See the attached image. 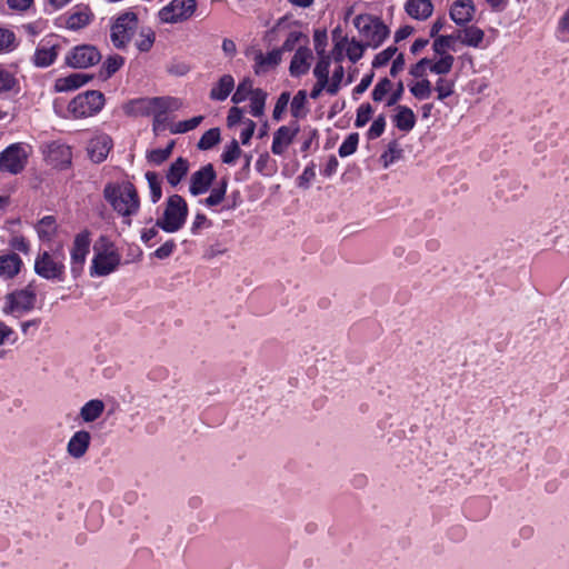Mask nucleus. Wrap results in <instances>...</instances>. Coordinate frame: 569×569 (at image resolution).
Wrapping results in <instances>:
<instances>
[{
  "label": "nucleus",
  "instance_id": "nucleus-1",
  "mask_svg": "<svg viewBox=\"0 0 569 569\" xmlns=\"http://www.w3.org/2000/svg\"><path fill=\"white\" fill-rule=\"evenodd\" d=\"M102 193L103 199L121 219V223L131 227L133 218L139 214L141 209V200L136 186L128 180L108 182Z\"/></svg>",
  "mask_w": 569,
  "mask_h": 569
},
{
  "label": "nucleus",
  "instance_id": "nucleus-2",
  "mask_svg": "<svg viewBox=\"0 0 569 569\" xmlns=\"http://www.w3.org/2000/svg\"><path fill=\"white\" fill-rule=\"evenodd\" d=\"M182 101L173 97L139 98L129 101L124 106V112L131 117L152 116L154 124L161 122L162 116L169 111L179 110Z\"/></svg>",
  "mask_w": 569,
  "mask_h": 569
},
{
  "label": "nucleus",
  "instance_id": "nucleus-3",
  "mask_svg": "<svg viewBox=\"0 0 569 569\" xmlns=\"http://www.w3.org/2000/svg\"><path fill=\"white\" fill-rule=\"evenodd\" d=\"M93 249L94 254L89 270L91 277H106L117 270L121 258L111 241L101 237Z\"/></svg>",
  "mask_w": 569,
  "mask_h": 569
},
{
  "label": "nucleus",
  "instance_id": "nucleus-4",
  "mask_svg": "<svg viewBox=\"0 0 569 569\" xmlns=\"http://www.w3.org/2000/svg\"><path fill=\"white\" fill-rule=\"evenodd\" d=\"M188 212L186 200L179 194H172L167 199L163 212L157 219V226L168 233H174L184 226Z\"/></svg>",
  "mask_w": 569,
  "mask_h": 569
},
{
  "label": "nucleus",
  "instance_id": "nucleus-5",
  "mask_svg": "<svg viewBox=\"0 0 569 569\" xmlns=\"http://www.w3.org/2000/svg\"><path fill=\"white\" fill-rule=\"evenodd\" d=\"M34 272L48 281L62 282L66 278L64 254L60 251H39L34 259Z\"/></svg>",
  "mask_w": 569,
  "mask_h": 569
},
{
  "label": "nucleus",
  "instance_id": "nucleus-6",
  "mask_svg": "<svg viewBox=\"0 0 569 569\" xmlns=\"http://www.w3.org/2000/svg\"><path fill=\"white\" fill-rule=\"evenodd\" d=\"M353 24L366 41L367 47L378 48L389 36L388 27L377 17L358 14Z\"/></svg>",
  "mask_w": 569,
  "mask_h": 569
},
{
  "label": "nucleus",
  "instance_id": "nucleus-7",
  "mask_svg": "<svg viewBox=\"0 0 569 569\" xmlns=\"http://www.w3.org/2000/svg\"><path fill=\"white\" fill-rule=\"evenodd\" d=\"M31 153V147L23 142L8 146L0 152V171L10 174L21 173Z\"/></svg>",
  "mask_w": 569,
  "mask_h": 569
},
{
  "label": "nucleus",
  "instance_id": "nucleus-8",
  "mask_svg": "<svg viewBox=\"0 0 569 569\" xmlns=\"http://www.w3.org/2000/svg\"><path fill=\"white\" fill-rule=\"evenodd\" d=\"M104 106V96L97 90H89L74 97L68 104V112L76 119L97 114Z\"/></svg>",
  "mask_w": 569,
  "mask_h": 569
},
{
  "label": "nucleus",
  "instance_id": "nucleus-9",
  "mask_svg": "<svg viewBox=\"0 0 569 569\" xmlns=\"http://www.w3.org/2000/svg\"><path fill=\"white\" fill-rule=\"evenodd\" d=\"M36 300V290L33 289L32 284H29L23 289L16 290L6 296L2 312L4 315L20 317L34 308Z\"/></svg>",
  "mask_w": 569,
  "mask_h": 569
},
{
  "label": "nucleus",
  "instance_id": "nucleus-10",
  "mask_svg": "<svg viewBox=\"0 0 569 569\" xmlns=\"http://www.w3.org/2000/svg\"><path fill=\"white\" fill-rule=\"evenodd\" d=\"M138 29V17L134 12L120 14L111 27L110 38L112 44L123 49L131 41Z\"/></svg>",
  "mask_w": 569,
  "mask_h": 569
},
{
  "label": "nucleus",
  "instance_id": "nucleus-11",
  "mask_svg": "<svg viewBox=\"0 0 569 569\" xmlns=\"http://www.w3.org/2000/svg\"><path fill=\"white\" fill-rule=\"evenodd\" d=\"M90 232L88 230L76 234L72 247L70 249V271L74 279L83 272L87 256L90 251Z\"/></svg>",
  "mask_w": 569,
  "mask_h": 569
},
{
  "label": "nucleus",
  "instance_id": "nucleus-12",
  "mask_svg": "<svg viewBox=\"0 0 569 569\" xmlns=\"http://www.w3.org/2000/svg\"><path fill=\"white\" fill-rule=\"evenodd\" d=\"M196 0H172L159 11V19L164 23H176L189 19L196 11Z\"/></svg>",
  "mask_w": 569,
  "mask_h": 569
},
{
  "label": "nucleus",
  "instance_id": "nucleus-13",
  "mask_svg": "<svg viewBox=\"0 0 569 569\" xmlns=\"http://www.w3.org/2000/svg\"><path fill=\"white\" fill-rule=\"evenodd\" d=\"M101 59L96 47L82 44L73 48L66 57V63L72 68H88L98 63Z\"/></svg>",
  "mask_w": 569,
  "mask_h": 569
},
{
  "label": "nucleus",
  "instance_id": "nucleus-14",
  "mask_svg": "<svg viewBox=\"0 0 569 569\" xmlns=\"http://www.w3.org/2000/svg\"><path fill=\"white\" fill-rule=\"evenodd\" d=\"M46 161L54 168H66L71 163V148L61 141H51L42 146Z\"/></svg>",
  "mask_w": 569,
  "mask_h": 569
},
{
  "label": "nucleus",
  "instance_id": "nucleus-15",
  "mask_svg": "<svg viewBox=\"0 0 569 569\" xmlns=\"http://www.w3.org/2000/svg\"><path fill=\"white\" fill-rule=\"evenodd\" d=\"M60 48L61 46L58 39L53 37L42 39L38 43L32 57L33 64L38 68H47L51 66L57 60Z\"/></svg>",
  "mask_w": 569,
  "mask_h": 569
},
{
  "label": "nucleus",
  "instance_id": "nucleus-16",
  "mask_svg": "<svg viewBox=\"0 0 569 569\" xmlns=\"http://www.w3.org/2000/svg\"><path fill=\"white\" fill-rule=\"evenodd\" d=\"M216 179V171L211 163L201 167L194 171L190 177L189 191L192 196L203 194L209 191L213 180Z\"/></svg>",
  "mask_w": 569,
  "mask_h": 569
},
{
  "label": "nucleus",
  "instance_id": "nucleus-17",
  "mask_svg": "<svg viewBox=\"0 0 569 569\" xmlns=\"http://www.w3.org/2000/svg\"><path fill=\"white\" fill-rule=\"evenodd\" d=\"M299 130L300 128L297 122L278 128L273 132L271 152L277 156H282L298 134Z\"/></svg>",
  "mask_w": 569,
  "mask_h": 569
},
{
  "label": "nucleus",
  "instance_id": "nucleus-18",
  "mask_svg": "<svg viewBox=\"0 0 569 569\" xmlns=\"http://www.w3.org/2000/svg\"><path fill=\"white\" fill-rule=\"evenodd\" d=\"M113 142L107 133H97L88 142L87 152L91 161L100 163L104 161L112 149Z\"/></svg>",
  "mask_w": 569,
  "mask_h": 569
},
{
  "label": "nucleus",
  "instance_id": "nucleus-19",
  "mask_svg": "<svg viewBox=\"0 0 569 569\" xmlns=\"http://www.w3.org/2000/svg\"><path fill=\"white\" fill-rule=\"evenodd\" d=\"M91 442V435L86 430H79L72 435L67 445L70 457L79 459L86 455Z\"/></svg>",
  "mask_w": 569,
  "mask_h": 569
},
{
  "label": "nucleus",
  "instance_id": "nucleus-20",
  "mask_svg": "<svg viewBox=\"0 0 569 569\" xmlns=\"http://www.w3.org/2000/svg\"><path fill=\"white\" fill-rule=\"evenodd\" d=\"M312 51L308 47H300L293 54L289 71L292 77L306 74L311 66Z\"/></svg>",
  "mask_w": 569,
  "mask_h": 569
},
{
  "label": "nucleus",
  "instance_id": "nucleus-21",
  "mask_svg": "<svg viewBox=\"0 0 569 569\" xmlns=\"http://www.w3.org/2000/svg\"><path fill=\"white\" fill-rule=\"evenodd\" d=\"M253 61L254 73L258 76L264 74L279 64L281 61V52L280 50H272L264 54L261 51H257L253 56Z\"/></svg>",
  "mask_w": 569,
  "mask_h": 569
},
{
  "label": "nucleus",
  "instance_id": "nucleus-22",
  "mask_svg": "<svg viewBox=\"0 0 569 569\" xmlns=\"http://www.w3.org/2000/svg\"><path fill=\"white\" fill-rule=\"evenodd\" d=\"M473 12L471 0H458L451 6L450 17L457 24H466L472 19Z\"/></svg>",
  "mask_w": 569,
  "mask_h": 569
},
{
  "label": "nucleus",
  "instance_id": "nucleus-23",
  "mask_svg": "<svg viewBox=\"0 0 569 569\" xmlns=\"http://www.w3.org/2000/svg\"><path fill=\"white\" fill-rule=\"evenodd\" d=\"M405 9L411 18L426 20L432 14L433 6L430 0H407Z\"/></svg>",
  "mask_w": 569,
  "mask_h": 569
},
{
  "label": "nucleus",
  "instance_id": "nucleus-24",
  "mask_svg": "<svg viewBox=\"0 0 569 569\" xmlns=\"http://www.w3.org/2000/svg\"><path fill=\"white\" fill-rule=\"evenodd\" d=\"M92 13L88 7L76 6L67 18V28L70 30H79L90 23Z\"/></svg>",
  "mask_w": 569,
  "mask_h": 569
},
{
  "label": "nucleus",
  "instance_id": "nucleus-25",
  "mask_svg": "<svg viewBox=\"0 0 569 569\" xmlns=\"http://www.w3.org/2000/svg\"><path fill=\"white\" fill-rule=\"evenodd\" d=\"M189 171V161L182 157L176 159L169 167L166 179L167 182L176 188L187 176Z\"/></svg>",
  "mask_w": 569,
  "mask_h": 569
},
{
  "label": "nucleus",
  "instance_id": "nucleus-26",
  "mask_svg": "<svg viewBox=\"0 0 569 569\" xmlns=\"http://www.w3.org/2000/svg\"><path fill=\"white\" fill-rule=\"evenodd\" d=\"M22 266V260L17 253L0 256V277L11 279L16 277Z\"/></svg>",
  "mask_w": 569,
  "mask_h": 569
},
{
  "label": "nucleus",
  "instance_id": "nucleus-27",
  "mask_svg": "<svg viewBox=\"0 0 569 569\" xmlns=\"http://www.w3.org/2000/svg\"><path fill=\"white\" fill-rule=\"evenodd\" d=\"M90 78L91 77L84 73H71L67 77L57 79L54 88L58 92L76 90L81 86L86 84L90 80Z\"/></svg>",
  "mask_w": 569,
  "mask_h": 569
},
{
  "label": "nucleus",
  "instance_id": "nucleus-28",
  "mask_svg": "<svg viewBox=\"0 0 569 569\" xmlns=\"http://www.w3.org/2000/svg\"><path fill=\"white\" fill-rule=\"evenodd\" d=\"M234 88V79L231 74H223L210 90V99L224 101Z\"/></svg>",
  "mask_w": 569,
  "mask_h": 569
},
{
  "label": "nucleus",
  "instance_id": "nucleus-29",
  "mask_svg": "<svg viewBox=\"0 0 569 569\" xmlns=\"http://www.w3.org/2000/svg\"><path fill=\"white\" fill-rule=\"evenodd\" d=\"M397 113L393 117L395 126L405 132L413 129L416 124V116L413 111L406 106H398Z\"/></svg>",
  "mask_w": 569,
  "mask_h": 569
},
{
  "label": "nucleus",
  "instance_id": "nucleus-30",
  "mask_svg": "<svg viewBox=\"0 0 569 569\" xmlns=\"http://www.w3.org/2000/svg\"><path fill=\"white\" fill-rule=\"evenodd\" d=\"M455 58L452 54H441L429 58V71L435 74H448L453 66Z\"/></svg>",
  "mask_w": 569,
  "mask_h": 569
},
{
  "label": "nucleus",
  "instance_id": "nucleus-31",
  "mask_svg": "<svg viewBox=\"0 0 569 569\" xmlns=\"http://www.w3.org/2000/svg\"><path fill=\"white\" fill-rule=\"evenodd\" d=\"M104 410V403L102 400L92 399L86 402L80 409V418L84 422H93L97 420Z\"/></svg>",
  "mask_w": 569,
  "mask_h": 569
},
{
  "label": "nucleus",
  "instance_id": "nucleus-32",
  "mask_svg": "<svg viewBox=\"0 0 569 569\" xmlns=\"http://www.w3.org/2000/svg\"><path fill=\"white\" fill-rule=\"evenodd\" d=\"M41 241H51L57 232V221L53 216H46L36 224Z\"/></svg>",
  "mask_w": 569,
  "mask_h": 569
},
{
  "label": "nucleus",
  "instance_id": "nucleus-33",
  "mask_svg": "<svg viewBox=\"0 0 569 569\" xmlns=\"http://www.w3.org/2000/svg\"><path fill=\"white\" fill-rule=\"evenodd\" d=\"M483 31L477 27H468L461 30L458 39L469 47H478L483 40Z\"/></svg>",
  "mask_w": 569,
  "mask_h": 569
},
{
  "label": "nucleus",
  "instance_id": "nucleus-34",
  "mask_svg": "<svg viewBox=\"0 0 569 569\" xmlns=\"http://www.w3.org/2000/svg\"><path fill=\"white\" fill-rule=\"evenodd\" d=\"M254 91L256 89L253 88L252 80L250 78H244L239 82L234 93L231 97V101L234 104H239L249 99Z\"/></svg>",
  "mask_w": 569,
  "mask_h": 569
},
{
  "label": "nucleus",
  "instance_id": "nucleus-35",
  "mask_svg": "<svg viewBox=\"0 0 569 569\" xmlns=\"http://www.w3.org/2000/svg\"><path fill=\"white\" fill-rule=\"evenodd\" d=\"M18 90L19 82L14 74L11 71L0 67V96L10 92H18Z\"/></svg>",
  "mask_w": 569,
  "mask_h": 569
},
{
  "label": "nucleus",
  "instance_id": "nucleus-36",
  "mask_svg": "<svg viewBox=\"0 0 569 569\" xmlns=\"http://www.w3.org/2000/svg\"><path fill=\"white\" fill-rule=\"evenodd\" d=\"M250 99V113L260 118L264 113V106L267 100V92L260 88H257Z\"/></svg>",
  "mask_w": 569,
  "mask_h": 569
},
{
  "label": "nucleus",
  "instance_id": "nucleus-37",
  "mask_svg": "<svg viewBox=\"0 0 569 569\" xmlns=\"http://www.w3.org/2000/svg\"><path fill=\"white\" fill-rule=\"evenodd\" d=\"M144 177L150 190V200L157 203L162 197L161 178L154 171H147Z\"/></svg>",
  "mask_w": 569,
  "mask_h": 569
},
{
  "label": "nucleus",
  "instance_id": "nucleus-38",
  "mask_svg": "<svg viewBox=\"0 0 569 569\" xmlns=\"http://www.w3.org/2000/svg\"><path fill=\"white\" fill-rule=\"evenodd\" d=\"M306 103H307V91L299 90L293 96L291 103H290L291 116L296 119L306 117V114H307Z\"/></svg>",
  "mask_w": 569,
  "mask_h": 569
},
{
  "label": "nucleus",
  "instance_id": "nucleus-39",
  "mask_svg": "<svg viewBox=\"0 0 569 569\" xmlns=\"http://www.w3.org/2000/svg\"><path fill=\"white\" fill-rule=\"evenodd\" d=\"M409 90L418 100L429 99L432 92L431 82L428 79H421L420 81L409 84Z\"/></svg>",
  "mask_w": 569,
  "mask_h": 569
},
{
  "label": "nucleus",
  "instance_id": "nucleus-40",
  "mask_svg": "<svg viewBox=\"0 0 569 569\" xmlns=\"http://www.w3.org/2000/svg\"><path fill=\"white\" fill-rule=\"evenodd\" d=\"M202 121L203 116H197L188 120L178 121L170 127V132L172 134L189 132L196 129Z\"/></svg>",
  "mask_w": 569,
  "mask_h": 569
},
{
  "label": "nucleus",
  "instance_id": "nucleus-41",
  "mask_svg": "<svg viewBox=\"0 0 569 569\" xmlns=\"http://www.w3.org/2000/svg\"><path fill=\"white\" fill-rule=\"evenodd\" d=\"M402 157V149L399 143L393 140L389 142L387 150L381 156V161L383 162V167L388 168L396 161H398Z\"/></svg>",
  "mask_w": 569,
  "mask_h": 569
},
{
  "label": "nucleus",
  "instance_id": "nucleus-42",
  "mask_svg": "<svg viewBox=\"0 0 569 569\" xmlns=\"http://www.w3.org/2000/svg\"><path fill=\"white\" fill-rule=\"evenodd\" d=\"M227 192V181L222 180L219 186L211 189L209 197L202 203L207 207H214L222 202Z\"/></svg>",
  "mask_w": 569,
  "mask_h": 569
},
{
  "label": "nucleus",
  "instance_id": "nucleus-43",
  "mask_svg": "<svg viewBox=\"0 0 569 569\" xmlns=\"http://www.w3.org/2000/svg\"><path fill=\"white\" fill-rule=\"evenodd\" d=\"M220 141V130L212 128L206 131L199 139L197 147L200 150H209Z\"/></svg>",
  "mask_w": 569,
  "mask_h": 569
},
{
  "label": "nucleus",
  "instance_id": "nucleus-44",
  "mask_svg": "<svg viewBox=\"0 0 569 569\" xmlns=\"http://www.w3.org/2000/svg\"><path fill=\"white\" fill-rule=\"evenodd\" d=\"M331 64V58L329 54H322L319 57L315 68L313 76L317 80L328 81L329 69Z\"/></svg>",
  "mask_w": 569,
  "mask_h": 569
},
{
  "label": "nucleus",
  "instance_id": "nucleus-45",
  "mask_svg": "<svg viewBox=\"0 0 569 569\" xmlns=\"http://www.w3.org/2000/svg\"><path fill=\"white\" fill-rule=\"evenodd\" d=\"M392 89V82L388 78L380 79L373 90H372V100L376 102H381L386 99L388 94H390Z\"/></svg>",
  "mask_w": 569,
  "mask_h": 569
},
{
  "label": "nucleus",
  "instance_id": "nucleus-46",
  "mask_svg": "<svg viewBox=\"0 0 569 569\" xmlns=\"http://www.w3.org/2000/svg\"><path fill=\"white\" fill-rule=\"evenodd\" d=\"M17 47V39L13 31L0 28V53L10 52Z\"/></svg>",
  "mask_w": 569,
  "mask_h": 569
},
{
  "label": "nucleus",
  "instance_id": "nucleus-47",
  "mask_svg": "<svg viewBox=\"0 0 569 569\" xmlns=\"http://www.w3.org/2000/svg\"><path fill=\"white\" fill-rule=\"evenodd\" d=\"M173 146H174V142L171 141L166 148L163 149H153L151 150L147 158H148V161L156 164V166H159L161 163H163L171 154L172 152V149H173Z\"/></svg>",
  "mask_w": 569,
  "mask_h": 569
},
{
  "label": "nucleus",
  "instance_id": "nucleus-48",
  "mask_svg": "<svg viewBox=\"0 0 569 569\" xmlns=\"http://www.w3.org/2000/svg\"><path fill=\"white\" fill-rule=\"evenodd\" d=\"M359 142L358 133L349 134L338 149L340 157L345 158L356 152Z\"/></svg>",
  "mask_w": 569,
  "mask_h": 569
},
{
  "label": "nucleus",
  "instance_id": "nucleus-49",
  "mask_svg": "<svg viewBox=\"0 0 569 569\" xmlns=\"http://www.w3.org/2000/svg\"><path fill=\"white\" fill-rule=\"evenodd\" d=\"M435 90L438 93V99L445 100L453 93L455 81L447 78H439L436 82Z\"/></svg>",
  "mask_w": 569,
  "mask_h": 569
},
{
  "label": "nucleus",
  "instance_id": "nucleus-50",
  "mask_svg": "<svg viewBox=\"0 0 569 569\" xmlns=\"http://www.w3.org/2000/svg\"><path fill=\"white\" fill-rule=\"evenodd\" d=\"M154 42V33L150 29H142L136 41V47L141 52L149 51Z\"/></svg>",
  "mask_w": 569,
  "mask_h": 569
},
{
  "label": "nucleus",
  "instance_id": "nucleus-51",
  "mask_svg": "<svg viewBox=\"0 0 569 569\" xmlns=\"http://www.w3.org/2000/svg\"><path fill=\"white\" fill-rule=\"evenodd\" d=\"M397 47L390 46L387 49L382 50L381 52L377 53L375 59L372 60V68L377 69L387 66L397 53Z\"/></svg>",
  "mask_w": 569,
  "mask_h": 569
},
{
  "label": "nucleus",
  "instance_id": "nucleus-52",
  "mask_svg": "<svg viewBox=\"0 0 569 569\" xmlns=\"http://www.w3.org/2000/svg\"><path fill=\"white\" fill-rule=\"evenodd\" d=\"M343 76H345L343 67L341 64H339L333 70L331 79L328 78V86H329L328 93L329 94L335 96L338 93V91L340 90V86H341Z\"/></svg>",
  "mask_w": 569,
  "mask_h": 569
},
{
  "label": "nucleus",
  "instance_id": "nucleus-53",
  "mask_svg": "<svg viewBox=\"0 0 569 569\" xmlns=\"http://www.w3.org/2000/svg\"><path fill=\"white\" fill-rule=\"evenodd\" d=\"M372 113H373V109L370 103L360 104V107L357 109V117H356L355 126L357 128L365 127L371 119Z\"/></svg>",
  "mask_w": 569,
  "mask_h": 569
},
{
  "label": "nucleus",
  "instance_id": "nucleus-54",
  "mask_svg": "<svg viewBox=\"0 0 569 569\" xmlns=\"http://www.w3.org/2000/svg\"><path fill=\"white\" fill-rule=\"evenodd\" d=\"M124 63V59L119 54L109 56L103 62V70L107 77L116 73Z\"/></svg>",
  "mask_w": 569,
  "mask_h": 569
},
{
  "label": "nucleus",
  "instance_id": "nucleus-55",
  "mask_svg": "<svg viewBox=\"0 0 569 569\" xmlns=\"http://www.w3.org/2000/svg\"><path fill=\"white\" fill-rule=\"evenodd\" d=\"M241 149L236 140H232L224 149L221 154V159L224 163L231 164L239 158Z\"/></svg>",
  "mask_w": 569,
  "mask_h": 569
},
{
  "label": "nucleus",
  "instance_id": "nucleus-56",
  "mask_svg": "<svg viewBox=\"0 0 569 569\" xmlns=\"http://www.w3.org/2000/svg\"><path fill=\"white\" fill-rule=\"evenodd\" d=\"M290 101V93L288 91L282 92L276 102L272 118L277 121L281 120L283 112L286 111L288 103Z\"/></svg>",
  "mask_w": 569,
  "mask_h": 569
},
{
  "label": "nucleus",
  "instance_id": "nucleus-57",
  "mask_svg": "<svg viewBox=\"0 0 569 569\" xmlns=\"http://www.w3.org/2000/svg\"><path fill=\"white\" fill-rule=\"evenodd\" d=\"M365 51V46L355 39H352L350 42H348L347 46V57L350 61L357 62L359 59L362 58Z\"/></svg>",
  "mask_w": 569,
  "mask_h": 569
},
{
  "label": "nucleus",
  "instance_id": "nucleus-58",
  "mask_svg": "<svg viewBox=\"0 0 569 569\" xmlns=\"http://www.w3.org/2000/svg\"><path fill=\"white\" fill-rule=\"evenodd\" d=\"M18 340V336L16 331L6 325L3 321H0V347L4 343H16Z\"/></svg>",
  "mask_w": 569,
  "mask_h": 569
},
{
  "label": "nucleus",
  "instance_id": "nucleus-59",
  "mask_svg": "<svg viewBox=\"0 0 569 569\" xmlns=\"http://www.w3.org/2000/svg\"><path fill=\"white\" fill-rule=\"evenodd\" d=\"M386 128V118L383 114L378 116L373 122L371 123L369 130H368V138L369 139H377L379 138Z\"/></svg>",
  "mask_w": 569,
  "mask_h": 569
},
{
  "label": "nucleus",
  "instance_id": "nucleus-60",
  "mask_svg": "<svg viewBox=\"0 0 569 569\" xmlns=\"http://www.w3.org/2000/svg\"><path fill=\"white\" fill-rule=\"evenodd\" d=\"M177 244L173 239L167 240L152 253L157 259L163 260L169 258L176 250Z\"/></svg>",
  "mask_w": 569,
  "mask_h": 569
},
{
  "label": "nucleus",
  "instance_id": "nucleus-61",
  "mask_svg": "<svg viewBox=\"0 0 569 569\" xmlns=\"http://www.w3.org/2000/svg\"><path fill=\"white\" fill-rule=\"evenodd\" d=\"M315 177L316 166L315 163H310L303 169L302 173L298 177V186L306 189L309 188L310 182L315 179Z\"/></svg>",
  "mask_w": 569,
  "mask_h": 569
},
{
  "label": "nucleus",
  "instance_id": "nucleus-62",
  "mask_svg": "<svg viewBox=\"0 0 569 569\" xmlns=\"http://www.w3.org/2000/svg\"><path fill=\"white\" fill-rule=\"evenodd\" d=\"M242 124L243 129L240 132V140L242 144H248L254 133L256 123L251 119H244Z\"/></svg>",
  "mask_w": 569,
  "mask_h": 569
},
{
  "label": "nucleus",
  "instance_id": "nucleus-63",
  "mask_svg": "<svg viewBox=\"0 0 569 569\" xmlns=\"http://www.w3.org/2000/svg\"><path fill=\"white\" fill-rule=\"evenodd\" d=\"M429 71V58H422L410 67L409 73L415 78H423Z\"/></svg>",
  "mask_w": 569,
  "mask_h": 569
},
{
  "label": "nucleus",
  "instance_id": "nucleus-64",
  "mask_svg": "<svg viewBox=\"0 0 569 569\" xmlns=\"http://www.w3.org/2000/svg\"><path fill=\"white\" fill-rule=\"evenodd\" d=\"M210 226L211 222L203 213H197L191 223L190 231L192 234H198L201 229L209 228Z\"/></svg>",
  "mask_w": 569,
  "mask_h": 569
}]
</instances>
